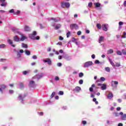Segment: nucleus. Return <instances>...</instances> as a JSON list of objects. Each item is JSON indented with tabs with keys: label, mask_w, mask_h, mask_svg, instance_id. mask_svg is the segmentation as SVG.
<instances>
[{
	"label": "nucleus",
	"mask_w": 126,
	"mask_h": 126,
	"mask_svg": "<svg viewBox=\"0 0 126 126\" xmlns=\"http://www.w3.org/2000/svg\"><path fill=\"white\" fill-rule=\"evenodd\" d=\"M61 6L63 8H69V6H70V4L69 2H61Z\"/></svg>",
	"instance_id": "nucleus-1"
},
{
	"label": "nucleus",
	"mask_w": 126,
	"mask_h": 126,
	"mask_svg": "<svg viewBox=\"0 0 126 126\" xmlns=\"http://www.w3.org/2000/svg\"><path fill=\"white\" fill-rule=\"evenodd\" d=\"M22 37L21 38V39H19V38H18V37L16 36V42H19L20 41H24V40H26V39H27V37L24 36L23 34L21 35Z\"/></svg>",
	"instance_id": "nucleus-2"
},
{
	"label": "nucleus",
	"mask_w": 126,
	"mask_h": 126,
	"mask_svg": "<svg viewBox=\"0 0 126 126\" xmlns=\"http://www.w3.org/2000/svg\"><path fill=\"white\" fill-rule=\"evenodd\" d=\"M97 85L98 86H101V90H106L107 89V85L106 84L98 83Z\"/></svg>",
	"instance_id": "nucleus-3"
},
{
	"label": "nucleus",
	"mask_w": 126,
	"mask_h": 126,
	"mask_svg": "<svg viewBox=\"0 0 126 126\" xmlns=\"http://www.w3.org/2000/svg\"><path fill=\"white\" fill-rule=\"evenodd\" d=\"M36 35H37V32L36 31H33L32 34H30L29 37L31 39H34L35 36H36Z\"/></svg>",
	"instance_id": "nucleus-4"
},
{
	"label": "nucleus",
	"mask_w": 126,
	"mask_h": 126,
	"mask_svg": "<svg viewBox=\"0 0 126 126\" xmlns=\"http://www.w3.org/2000/svg\"><path fill=\"white\" fill-rule=\"evenodd\" d=\"M70 29H71L72 30L73 29H78V26L76 24H73L70 25Z\"/></svg>",
	"instance_id": "nucleus-5"
},
{
	"label": "nucleus",
	"mask_w": 126,
	"mask_h": 126,
	"mask_svg": "<svg viewBox=\"0 0 126 126\" xmlns=\"http://www.w3.org/2000/svg\"><path fill=\"white\" fill-rule=\"evenodd\" d=\"M36 86V84L35 83V82L34 81H30L29 84V86L30 87H35V86Z\"/></svg>",
	"instance_id": "nucleus-6"
},
{
	"label": "nucleus",
	"mask_w": 126,
	"mask_h": 126,
	"mask_svg": "<svg viewBox=\"0 0 126 126\" xmlns=\"http://www.w3.org/2000/svg\"><path fill=\"white\" fill-rule=\"evenodd\" d=\"M93 64V63L92 62H87L85 63L84 64V67H88V66H90L91 65H92Z\"/></svg>",
	"instance_id": "nucleus-7"
},
{
	"label": "nucleus",
	"mask_w": 126,
	"mask_h": 126,
	"mask_svg": "<svg viewBox=\"0 0 126 126\" xmlns=\"http://www.w3.org/2000/svg\"><path fill=\"white\" fill-rule=\"evenodd\" d=\"M97 88L98 89V88H99L98 87H96V85H95L94 84H93L92 85V87L91 88H89V90L90 91V92H93V88Z\"/></svg>",
	"instance_id": "nucleus-8"
},
{
	"label": "nucleus",
	"mask_w": 126,
	"mask_h": 126,
	"mask_svg": "<svg viewBox=\"0 0 126 126\" xmlns=\"http://www.w3.org/2000/svg\"><path fill=\"white\" fill-rule=\"evenodd\" d=\"M0 86L1 87V88H0V92L2 93V89H5V88H6V86L5 85L1 84Z\"/></svg>",
	"instance_id": "nucleus-9"
},
{
	"label": "nucleus",
	"mask_w": 126,
	"mask_h": 126,
	"mask_svg": "<svg viewBox=\"0 0 126 126\" xmlns=\"http://www.w3.org/2000/svg\"><path fill=\"white\" fill-rule=\"evenodd\" d=\"M44 63H48V64L51 65L52 64V61L50 59H47L46 60H43Z\"/></svg>",
	"instance_id": "nucleus-10"
},
{
	"label": "nucleus",
	"mask_w": 126,
	"mask_h": 126,
	"mask_svg": "<svg viewBox=\"0 0 126 126\" xmlns=\"http://www.w3.org/2000/svg\"><path fill=\"white\" fill-rule=\"evenodd\" d=\"M31 31V29H30V27L28 26H25V31L26 32H29V31Z\"/></svg>",
	"instance_id": "nucleus-11"
},
{
	"label": "nucleus",
	"mask_w": 126,
	"mask_h": 126,
	"mask_svg": "<svg viewBox=\"0 0 126 126\" xmlns=\"http://www.w3.org/2000/svg\"><path fill=\"white\" fill-rule=\"evenodd\" d=\"M43 77L42 75H36L32 77V79H34L35 78H37V79H40V78H42Z\"/></svg>",
	"instance_id": "nucleus-12"
},
{
	"label": "nucleus",
	"mask_w": 126,
	"mask_h": 126,
	"mask_svg": "<svg viewBox=\"0 0 126 126\" xmlns=\"http://www.w3.org/2000/svg\"><path fill=\"white\" fill-rule=\"evenodd\" d=\"M114 84L115 85H118L119 84V82L116 81H112L111 82V86L114 87Z\"/></svg>",
	"instance_id": "nucleus-13"
},
{
	"label": "nucleus",
	"mask_w": 126,
	"mask_h": 126,
	"mask_svg": "<svg viewBox=\"0 0 126 126\" xmlns=\"http://www.w3.org/2000/svg\"><path fill=\"white\" fill-rule=\"evenodd\" d=\"M102 30L104 31H108V28H107V25L103 24L102 25Z\"/></svg>",
	"instance_id": "nucleus-14"
},
{
	"label": "nucleus",
	"mask_w": 126,
	"mask_h": 126,
	"mask_svg": "<svg viewBox=\"0 0 126 126\" xmlns=\"http://www.w3.org/2000/svg\"><path fill=\"white\" fill-rule=\"evenodd\" d=\"M104 37L103 36H101L99 37V38L98 39V42L99 43H102L103 41H104Z\"/></svg>",
	"instance_id": "nucleus-15"
},
{
	"label": "nucleus",
	"mask_w": 126,
	"mask_h": 126,
	"mask_svg": "<svg viewBox=\"0 0 126 126\" xmlns=\"http://www.w3.org/2000/svg\"><path fill=\"white\" fill-rule=\"evenodd\" d=\"M108 60L110 63V64H111V65H112V66H114V67L116 66L115 63H114V62H113V61H112V59L108 58Z\"/></svg>",
	"instance_id": "nucleus-16"
},
{
	"label": "nucleus",
	"mask_w": 126,
	"mask_h": 126,
	"mask_svg": "<svg viewBox=\"0 0 126 126\" xmlns=\"http://www.w3.org/2000/svg\"><path fill=\"white\" fill-rule=\"evenodd\" d=\"M80 90H81V88L79 87H76L74 91L76 92H77L78 93V92H79V91H80Z\"/></svg>",
	"instance_id": "nucleus-17"
},
{
	"label": "nucleus",
	"mask_w": 126,
	"mask_h": 126,
	"mask_svg": "<svg viewBox=\"0 0 126 126\" xmlns=\"http://www.w3.org/2000/svg\"><path fill=\"white\" fill-rule=\"evenodd\" d=\"M7 42L8 43H9V44H10V45H11L12 47H15V45L12 44V40L8 39L7 40Z\"/></svg>",
	"instance_id": "nucleus-18"
},
{
	"label": "nucleus",
	"mask_w": 126,
	"mask_h": 126,
	"mask_svg": "<svg viewBox=\"0 0 126 126\" xmlns=\"http://www.w3.org/2000/svg\"><path fill=\"white\" fill-rule=\"evenodd\" d=\"M113 96H114L113 95V93H109L108 94V95L107 97L108 98V99H112V98H113Z\"/></svg>",
	"instance_id": "nucleus-19"
},
{
	"label": "nucleus",
	"mask_w": 126,
	"mask_h": 126,
	"mask_svg": "<svg viewBox=\"0 0 126 126\" xmlns=\"http://www.w3.org/2000/svg\"><path fill=\"white\" fill-rule=\"evenodd\" d=\"M121 119L123 121H126V114H124L121 116Z\"/></svg>",
	"instance_id": "nucleus-20"
},
{
	"label": "nucleus",
	"mask_w": 126,
	"mask_h": 126,
	"mask_svg": "<svg viewBox=\"0 0 126 126\" xmlns=\"http://www.w3.org/2000/svg\"><path fill=\"white\" fill-rule=\"evenodd\" d=\"M114 53V50L113 49H109L107 51V55H110V54H113Z\"/></svg>",
	"instance_id": "nucleus-21"
},
{
	"label": "nucleus",
	"mask_w": 126,
	"mask_h": 126,
	"mask_svg": "<svg viewBox=\"0 0 126 126\" xmlns=\"http://www.w3.org/2000/svg\"><path fill=\"white\" fill-rule=\"evenodd\" d=\"M25 54L27 55V56H30L31 55V52L29 50H25Z\"/></svg>",
	"instance_id": "nucleus-22"
},
{
	"label": "nucleus",
	"mask_w": 126,
	"mask_h": 126,
	"mask_svg": "<svg viewBox=\"0 0 126 126\" xmlns=\"http://www.w3.org/2000/svg\"><path fill=\"white\" fill-rule=\"evenodd\" d=\"M1 6H3L4 7H5L6 5H7V3L4 2H1L0 4Z\"/></svg>",
	"instance_id": "nucleus-23"
},
{
	"label": "nucleus",
	"mask_w": 126,
	"mask_h": 126,
	"mask_svg": "<svg viewBox=\"0 0 126 126\" xmlns=\"http://www.w3.org/2000/svg\"><path fill=\"white\" fill-rule=\"evenodd\" d=\"M61 24H58V25H56V26L55 27V29L56 30H58V29H60V28H61Z\"/></svg>",
	"instance_id": "nucleus-24"
},
{
	"label": "nucleus",
	"mask_w": 126,
	"mask_h": 126,
	"mask_svg": "<svg viewBox=\"0 0 126 126\" xmlns=\"http://www.w3.org/2000/svg\"><path fill=\"white\" fill-rule=\"evenodd\" d=\"M96 27H97V29H99V30L102 29V26H101V24H97Z\"/></svg>",
	"instance_id": "nucleus-25"
},
{
	"label": "nucleus",
	"mask_w": 126,
	"mask_h": 126,
	"mask_svg": "<svg viewBox=\"0 0 126 126\" xmlns=\"http://www.w3.org/2000/svg\"><path fill=\"white\" fill-rule=\"evenodd\" d=\"M94 4L95 7H100V6H101L100 3H94Z\"/></svg>",
	"instance_id": "nucleus-26"
},
{
	"label": "nucleus",
	"mask_w": 126,
	"mask_h": 126,
	"mask_svg": "<svg viewBox=\"0 0 126 126\" xmlns=\"http://www.w3.org/2000/svg\"><path fill=\"white\" fill-rule=\"evenodd\" d=\"M20 88V89H22L23 88H24V84H23V83H20L19 84Z\"/></svg>",
	"instance_id": "nucleus-27"
},
{
	"label": "nucleus",
	"mask_w": 126,
	"mask_h": 126,
	"mask_svg": "<svg viewBox=\"0 0 126 126\" xmlns=\"http://www.w3.org/2000/svg\"><path fill=\"white\" fill-rule=\"evenodd\" d=\"M22 47L23 48H25V49H27V48H28V45L23 43L22 44Z\"/></svg>",
	"instance_id": "nucleus-28"
},
{
	"label": "nucleus",
	"mask_w": 126,
	"mask_h": 126,
	"mask_svg": "<svg viewBox=\"0 0 126 126\" xmlns=\"http://www.w3.org/2000/svg\"><path fill=\"white\" fill-rule=\"evenodd\" d=\"M18 98L20 101H23V97H22V95H21V94L19 95Z\"/></svg>",
	"instance_id": "nucleus-29"
},
{
	"label": "nucleus",
	"mask_w": 126,
	"mask_h": 126,
	"mask_svg": "<svg viewBox=\"0 0 126 126\" xmlns=\"http://www.w3.org/2000/svg\"><path fill=\"white\" fill-rule=\"evenodd\" d=\"M105 69L106 71H107V72H110V67H105Z\"/></svg>",
	"instance_id": "nucleus-30"
},
{
	"label": "nucleus",
	"mask_w": 126,
	"mask_h": 126,
	"mask_svg": "<svg viewBox=\"0 0 126 126\" xmlns=\"http://www.w3.org/2000/svg\"><path fill=\"white\" fill-rule=\"evenodd\" d=\"M51 20H53L54 22H58L59 21V20L54 18H51Z\"/></svg>",
	"instance_id": "nucleus-31"
},
{
	"label": "nucleus",
	"mask_w": 126,
	"mask_h": 126,
	"mask_svg": "<svg viewBox=\"0 0 126 126\" xmlns=\"http://www.w3.org/2000/svg\"><path fill=\"white\" fill-rule=\"evenodd\" d=\"M123 35H124L122 36V38H126V32H123Z\"/></svg>",
	"instance_id": "nucleus-32"
},
{
	"label": "nucleus",
	"mask_w": 126,
	"mask_h": 126,
	"mask_svg": "<svg viewBox=\"0 0 126 126\" xmlns=\"http://www.w3.org/2000/svg\"><path fill=\"white\" fill-rule=\"evenodd\" d=\"M3 48H5V45L4 44H0V48L3 49Z\"/></svg>",
	"instance_id": "nucleus-33"
},
{
	"label": "nucleus",
	"mask_w": 126,
	"mask_h": 126,
	"mask_svg": "<svg viewBox=\"0 0 126 126\" xmlns=\"http://www.w3.org/2000/svg\"><path fill=\"white\" fill-rule=\"evenodd\" d=\"M121 65V63H116L115 64V66H117L119 67Z\"/></svg>",
	"instance_id": "nucleus-34"
},
{
	"label": "nucleus",
	"mask_w": 126,
	"mask_h": 126,
	"mask_svg": "<svg viewBox=\"0 0 126 126\" xmlns=\"http://www.w3.org/2000/svg\"><path fill=\"white\" fill-rule=\"evenodd\" d=\"M55 94L56 93L55 92H53L51 95V98H53L54 96H55Z\"/></svg>",
	"instance_id": "nucleus-35"
},
{
	"label": "nucleus",
	"mask_w": 126,
	"mask_h": 126,
	"mask_svg": "<svg viewBox=\"0 0 126 126\" xmlns=\"http://www.w3.org/2000/svg\"><path fill=\"white\" fill-rule=\"evenodd\" d=\"M117 55H118L119 56H122V52H121V51H117L116 52Z\"/></svg>",
	"instance_id": "nucleus-36"
},
{
	"label": "nucleus",
	"mask_w": 126,
	"mask_h": 126,
	"mask_svg": "<svg viewBox=\"0 0 126 126\" xmlns=\"http://www.w3.org/2000/svg\"><path fill=\"white\" fill-rule=\"evenodd\" d=\"M105 80H106V78H105L104 77H100L101 81H105Z\"/></svg>",
	"instance_id": "nucleus-37"
},
{
	"label": "nucleus",
	"mask_w": 126,
	"mask_h": 126,
	"mask_svg": "<svg viewBox=\"0 0 126 126\" xmlns=\"http://www.w3.org/2000/svg\"><path fill=\"white\" fill-rule=\"evenodd\" d=\"M70 35V32H68L66 33L67 38H69V36Z\"/></svg>",
	"instance_id": "nucleus-38"
},
{
	"label": "nucleus",
	"mask_w": 126,
	"mask_h": 126,
	"mask_svg": "<svg viewBox=\"0 0 126 126\" xmlns=\"http://www.w3.org/2000/svg\"><path fill=\"white\" fill-rule=\"evenodd\" d=\"M20 57H21V54H20V53L18 52L17 54V58H20Z\"/></svg>",
	"instance_id": "nucleus-39"
},
{
	"label": "nucleus",
	"mask_w": 126,
	"mask_h": 126,
	"mask_svg": "<svg viewBox=\"0 0 126 126\" xmlns=\"http://www.w3.org/2000/svg\"><path fill=\"white\" fill-rule=\"evenodd\" d=\"M83 75H84V74L82 72H81L79 74V77H82V76H83Z\"/></svg>",
	"instance_id": "nucleus-40"
},
{
	"label": "nucleus",
	"mask_w": 126,
	"mask_h": 126,
	"mask_svg": "<svg viewBox=\"0 0 126 126\" xmlns=\"http://www.w3.org/2000/svg\"><path fill=\"white\" fill-rule=\"evenodd\" d=\"M9 13H14V9H12L9 11Z\"/></svg>",
	"instance_id": "nucleus-41"
},
{
	"label": "nucleus",
	"mask_w": 126,
	"mask_h": 126,
	"mask_svg": "<svg viewBox=\"0 0 126 126\" xmlns=\"http://www.w3.org/2000/svg\"><path fill=\"white\" fill-rule=\"evenodd\" d=\"M82 124H83V125H84V126H85V125H86V124H87V122H86V121H83L82 122Z\"/></svg>",
	"instance_id": "nucleus-42"
},
{
	"label": "nucleus",
	"mask_w": 126,
	"mask_h": 126,
	"mask_svg": "<svg viewBox=\"0 0 126 126\" xmlns=\"http://www.w3.org/2000/svg\"><path fill=\"white\" fill-rule=\"evenodd\" d=\"M55 79L56 81H59V80H60V78L58 76H56Z\"/></svg>",
	"instance_id": "nucleus-43"
},
{
	"label": "nucleus",
	"mask_w": 126,
	"mask_h": 126,
	"mask_svg": "<svg viewBox=\"0 0 126 126\" xmlns=\"http://www.w3.org/2000/svg\"><path fill=\"white\" fill-rule=\"evenodd\" d=\"M59 95H63V91H59Z\"/></svg>",
	"instance_id": "nucleus-44"
},
{
	"label": "nucleus",
	"mask_w": 126,
	"mask_h": 126,
	"mask_svg": "<svg viewBox=\"0 0 126 126\" xmlns=\"http://www.w3.org/2000/svg\"><path fill=\"white\" fill-rule=\"evenodd\" d=\"M92 4H93L92 2H89L88 4L89 7H91V6H92Z\"/></svg>",
	"instance_id": "nucleus-45"
},
{
	"label": "nucleus",
	"mask_w": 126,
	"mask_h": 126,
	"mask_svg": "<svg viewBox=\"0 0 126 126\" xmlns=\"http://www.w3.org/2000/svg\"><path fill=\"white\" fill-rule=\"evenodd\" d=\"M79 84H83V80H80L79 81Z\"/></svg>",
	"instance_id": "nucleus-46"
},
{
	"label": "nucleus",
	"mask_w": 126,
	"mask_h": 126,
	"mask_svg": "<svg viewBox=\"0 0 126 126\" xmlns=\"http://www.w3.org/2000/svg\"><path fill=\"white\" fill-rule=\"evenodd\" d=\"M122 53L123 54V55H126V50H125V49L122 50Z\"/></svg>",
	"instance_id": "nucleus-47"
},
{
	"label": "nucleus",
	"mask_w": 126,
	"mask_h": 126,
	"mask_svg": "<svg viewBox=\"0 0 126 126\" xmlns=\"http://www.w3.org/2000/svg\"><path fill=\"white\" fill-rule=\"evenodd\" d=\"M59 40L60 41H63V37L62 36H59Z\"/></svg>",
	"instance_id": "nucleus-48"
},
{
	"label": "nucleus",
	"mask_w": 126,
	"mask_h": 126,
	"mask_svg": "<svg viewBox=\"0 0 126 126\" xmlns=\"http://www.w3.org/2000/svg\"><path fill=\"white\" fill-rule=\"evenodd\" d=\"M35 40H40V36H37L36 37H34V40H35Z\"/></svg>",
	"instance_id": "nucleus-49"
},
{
	"label": "nucleus",
	"mask_w": 126,
	"mask_h": 126,
	"mask_svg": "<svg viewBox=\"0 0 126 126\" xmlns=\"http://www.w3.org/2000/svg\"><path fill=\"white\" fill-rule=\"evenodd\" d=\"M28 72H27V71H24L23 72V74L24 75H26V74H27Z\"/></svg>",
	"instance_id": "nucleus-50"
},
{
	"label": "nucleus",
	"mask_w": 126,
	"mask_h": 126,
	"mask_svg": "<svg viewBox=\"0 0 126 126\" xmlns=\"http://www.w3.org/2000/svg\"><path fill=\"white\" fill-rule=\"evenodd\" d=\"M95 63L99 64V63H100V61H99V60H95Z\"/></svg>",
	"instance_id": "nucleus-51"
},
{
	"label": "nucleus",
	"mask_w": 126,
	"mask_h": 126,
	"mask_svg": "<svg viewBox=\"0 0 126 126\" xmlns=\"http://www.w3.org/2000/svg\"><path fill=\"white\" fill-rule=\"evenodd\" d=\"M75 41H76V39H75V38H74V37H72V42H75Z\"/></svg>",
	"instance_id": "nucleus-52"
},
{
	"label": "nucleus",
	"mask_w": 126,
	"mask_h": 126,
	"mask_svg": "<svg viewBox=\"0 0 126 126\" xmlns=\"http://www.w3.org/2000/svg\"><path fill=\"white\" fill-rule=\"evenodd\" d=\"M9 93H10V94H13V90H10L9 91Z\"/></svg>",
	"instance_id": "nucleus-53"
},
{
	"label": "nucleus",
	"mask_w": 126,
	"mask_h": 126,
	"mask_svg": "<svg viewBox=\"0 0 126 126\" xmlns=\"http://www.w3.org/2000/svg\"><path fill=\"white\" fill-rule=\"evenodd\" d=\"M57 45H59L60 46H62V45H63V43H62V42H59L57 43Z\"/></svg>",
	"instance_id": "nucleus-54"
},
{
	"label": "nucleus",
	"mask_w": 126,
	"mask_h": 126,
	"mask_svg": "<svg viewBox=\"0 0 126 126\" xmlns=\"http://www.w3.org/2000/svg\"><path fill=\"white\" fill-rule=\"evenodd\" d=\"M123 24H124V23H123V22H120L119 23V25L120 26H122V25H123Z\"/></svg>",
	"instance_id": "nucleus-55"
},
{
	"label": "nucleus",
	"mask_w": 126,
	"mask_h": 126,
	"mask_svg": "<svg viewBox=\"0 0 126 126\" xmlns=\"http://www.w3.org/2000/svg\"><path fill=\"white\" fill-rule=\"evenodd\" d=\"M32 59H33V60H36V59H37V56H36V55L33 56H32Z\"/></svg>",
	"instance_id": "nucleus-56"
},
{
	"label": "nucleus",
	"mask_w": 126,
	"mask_h": 126,
	"mask_svg": "<svg viewBox=\"0 0 126 126\" xmlns=\"http://www.w3.org/2000/svg\"><path fill=\"white\" fill-rule=\"evenodd\" d=\"M81 31H78V32H77V35H78V36H79V35H81Z\"/></svg>",
	"instance_id": "nucleus-57"
},
{
	"label": "nucleus",
	"mask_w": 126,
	"mask_h": 126,
	"mask_svg": "<svg viewBox=\"0 0 126 126\" xmlns=\"http://www.w3.org/2000/svg\"><path fill=\"white\" fill-rule=\"evenodd\" d=\"M98 82H101V79L96 80L95 83H98Z\"/></svg>",
	"instance_id": "nucleus-58"
},
{
	"label": "nucleus",
	"mask_w": 126,
	"mask_h": 126,
	"mask_svg": "<svg viewBox=\"0 0 126 126\" xmlns=\"http://www.w3.org/2000/svg\"><path fill=\"white\" fill-rule=\"evenodd\" d=\"M58 59L59 60H62V59H63V57L61 55L58 56Z\"/></svg>",
	"instance_id": "nucleus-59"
},
{
	"label": "nucleus",
	"mask_w": 126,
	"mask_h": 126,
	"mask_svg": "<svg viewBox=\"0 0 126 126\" xmlns=\"http://www.w3.org/2000/svg\"><path fill=\"white\" fill-rule=\"evenodd\" d=\"M57 65H58V66H62V63H59L57 64Z\"/></svg>",
	"instance_id": "nucleus-60"
},
{
	"label": "nucleus",
	"mask_w": 126,
	"mask_h": 126,
	"mask_svg": "<svg viewBox=\"0 0 126 126\" xmlns=\"http://www.w3.org/2000/svg\"><path fill=\"white\" fill-rule=\"evenodd\" d=\"M117 111H121V107H117L116 108Z\"/></svg>",
	"instance_id": "nucleus-61"
},
{
	"label": "nucleus",
	"mask_w": 126,
	"mask_h": 126,
	"mask_svg": "<svg viewBox=\"0 0 126 126\" xmlns=\"http://www.w3.org/2000/svg\"><path fill=\"white\" fill-rule=\"evenodd\" d=\"M20 14V11L17 10L16 12V14Z\"/></svg>",
	"instance_id": "nucleus-62"
},
{
	"label": "nucleus",
	"mask_w": 126,
	"mask_h": 126,
	"mask_svg": "<svg viewBox=\"0 0 126 126\" xmlns=\"http://www.w3.org/2000/svg\"><path fill=\"white\" fill-rule=\"evenodd\" d=\"M92 58L93 59H95V55L93 54V55H92Z\"/></svg>",
	"instance_id": "nucleus-63"
},
{
	"label": "nucleus",
	"mask_w": 126,
	"mask_h": 126,
	"mask_svg": "<svg viewBox=\"0 0 126 126\" xmlns=\"http://www.w3.org/2000/svg\"><path fill=\"white\" fill-rule=\"evenodd\" d=\"M124 6H126V0L124 2Z\"/></svg>",
	"instance_id": "nucleus-64"
}]
</instances>
